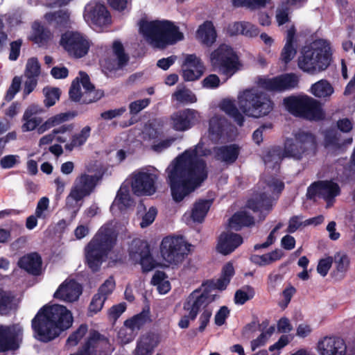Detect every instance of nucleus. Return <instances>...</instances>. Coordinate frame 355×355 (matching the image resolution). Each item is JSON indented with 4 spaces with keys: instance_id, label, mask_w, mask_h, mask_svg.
<instances>
[{
    "instance_id": "f257e3e1",
    "label": "nucleus",
    "mask_w": 355,
    "mask_h": 355,
    "mask_svg": "<svg viewBox=\"0 0 355 355\" xmlns=\"http://www.w3.org/2000/svg\"><path fill=\"white\" fill-rule=\"evenodd\" d=\"M211 153L199 143L185 150L166 169L167 182L174 201L181 202L207 178V169L202 158Z\"/></svg>"
},
{
    "instance_id": "f03ea898",
    "label": "nucleus",
    "mask_w": 355,
    "mask_h": 355,
    "mask_svg": "<svg viewBox=\"0 0 355 355\" xmlns=\"http://www.w3.org/2000/svg\"><path fill=\"white\" fill-rule=\"evenodd\" d=\"M73 322L71 313L62 305L44 306L32 320V327L37 339L49 342L69 328Z\"/></svg>"
},
{
    "instance_id": "7ed1b4c3",
    "label": "nucleus",
    "mask_w": 355,
    "mask_h": 355,
    "mask_svg": "<svg viewBox=\"0 0 355 355\" xmlns=\"http://www.w3.org/2000/svg\"><path fill=\"white\" fill-rule=\"evenodd\" d=\"M332 61V49L329 41L318 39L305 46L297 59L299 68L315 75L325 71Z\"/></svg>"
},
{
    "instance_id": "20e7f679",
    "label": "nucleus",
    "mask_w": 355,
    "mask_h": 355,
    "mask_svg": "<svg viewBox=\"0 0 355 355\" xmlns=\"http://www.w3.org/2000/svg\"><path fill=\"white\" fill-rule=\"evenodd\" d=\"M116 239L115 223L110 222L103 225L85 246L86 262L92 271L98 270L115 244Z\"/></svg>"
},
{
    "instance_id": "39448f33",
    "label": "nucleus",
    "mask_w": 355,
    "mask_h": 355,
    "mask_svg": "<svg viewBox=\"0 0 355 355\" xmlns=\"http://www.w3.org/2000/svg\"><path fill=\"white\" fill-rule=\"evenodd\" d=\"M139 25L140 33L155 47L164 48L184 38L178 27L170 21L141 20Z\"/></svg>"
},
{
    "instance_id": "423d86ee",
    "label": "nucleus",
    "mask_w": 355,
    "mask_h": 355,
    "mask_svg": "<svg viewBox=\"0 0 355 355\" xmlns=\"http://www.w3.org/2000/svg\"><path fill=\"white\" fill-rule=\"evenodd\" d=\"M318 149L316 136L311 131L300 129L293 131L292 137L285 139L284 155L295 160H301L315 155Z\"/></svg>"
},
{
    "instance_id": "0eeeda50",
    "label": "nucleus",
    "mask_w": 355,
    "mask_h": 355,
    "mask_svg": "<svg viewBox=\"0 0 355 355\" xmlns=\"http://www.w3.org/2000/svg\"><path fill=\"white\" fill-rule=\"evenodd\" d=\"M42 112V108L37 105H31L26 110L22 118L24 123L21 129L23 132L32 131L37 128L38 134H42L73 117V115L69 112L60 113L49 117L44 123H42V117L37 116Z\"/></svg>"
},
{
    "instance_id": "6e6552de",
    "label": "nucleus",
    "mask_w": 355,
    "mask_h": 355,
    "mask_svg": "<svg viewBox=\"0 0 355 355\" xmlns=\"http://www.w3.org/2000/svg\"><path fill=\"white\" fill-rule=\"evenodd\" d=\"M240 110L247 116L259 118L269 114L273 109L272 102L263 92L246 89L238 96Z\"/></svg>"
},
{
    "instance_id": "1a4fd4ad",
    "label": "nucleus",
    "mask_w": 355,
    "mask_h": 355,
    "mask_svg": "<svg viewBox=\"0 0 355 355\" xmlns=\"http://www.w3.org/2000/svg\"><path fill=\"white\" fill-rule=\"evenodd\" d=\"M286 109L292 114L309 120H320L324 114L319 103L309 96H291L284 99Z\"/></svg>"
},
{
    "instance_id": "9d476101",
    "label": "nucleus",
    "mask_w": 355,
    "mask_h": 355,
    "mask_svg": "<svg viewBox=\"0 0 355 355\" xmlns=\"http://www.w3.org/2000/svg\"><path fill=\"white\" fill-rule=\"evenodd\" d=\"M191 251V245L182 236H168L160 245V252L164 260L170 265L182 263Z\"/></svg>"
},
{
    "instance_id": "9b49d317",
    "label": "nucleus",
    "mask_w": 355,
    "mask_h": 355,
    "mask_svg": "<svg viewBox=\"0 0 355 355\" xmlns=\"http://www.w3.org/2000/svg\"><path fill=\"white\" fill-rule=\"evenodd\" d=\"M98 181V178L96 175H88L85 173L78 175L69 195L66 198V207L67 209H76L74 211V213L76 214L80 207L78 202L93 192Z\"/></svg>"
},
{
    "instance_id": "f8f14e48",
    "label": "nucleus",
    "mask_w": 355,
    "mask_h": 355,
    "mask_svg": "<svg viewBox=\"0 0 355 355\" xmlns=\"http://www.w3.org/2000/svg\"><path fill=\"white\" fill-rule=\"evenodd\" d=\"M210 62L216 71L227 78L233 76L240 67L238 55L234 49L227 44L220 45L211 53Z\"/></svg>"
},
{
    "instance_id": "ddd939ff",
    "label": "nucleus",
    "mask_w": 355,
    "mask_h": 355,
    "mask_svg": "<svg viewBox=\"0 0 355 355\" xmlns=\"http://www.w3.org/2000/svg\"><path fill=\"white\" fill-rule=\"evenodd\" d=\"M216 294L200 290L193 291L183 304L184 311L178 322L181 329H186L189 325L190 320H194L201 306H205L215 300Z\"/></svg>"
},
{
    "instance_id": "4468645a",
    "label": "nucleus",
    "mask_w": 355,
    "mask_h": 355,
    "mask_svg": "<svg viewBox=\"0 0 355 355\" xmlns=\"http://www.w3.org/2000/svg\"><path fill=\"white\" fill-rule=\"evenodd\" d=\"M315 349L319 355H355V337L347 343L340 337L323 336L317 342Z\"/></svg>"
},
{
    "instance_id": "2eb2a0df",
    "label": "nucleus",
    "mask_w": 355,
    "mask_h": 355,
    "mask_svg": "<svg viewBox=\"0 0 355 355\" xmlns=\"http://www.w3.org/2000/svg\"><path fill=\"white\" fill-rule=\"evenodd\" d=\"M131 178V187L135 195L151 196L156 192V182L159 176L154 169L141 168L135 171Z\"/></svg>"
},
{
    "instance_id": "dca6fc26",
    "label": "nucleus",
    "mask_w": 355,
    "mask_h": 355,
    "mask_svg": "<svg viewBox=\"0 0 355 355\" xmlns=\"http://www.w3.org/2000/svg\"><path fill=\"white\" fill-rule=\"evenodd\" d=\"M60 46L71 57L80 58L87 54L90 42L80 32L67 31L61 35Z\"/></svg>"
},
{
    "instance_id": "f3484780",
    "label": "nucleus",
    "mask_w": 355,
    "mask_h": 355,
    "mask_svg": "<svg viewBox=\"0 0 355 355\" xmlns=\"http://www.w3.org/2000/svg\"><path fill=\"white\" fill-rule=\"evenodd\" d=\"M83 17L93 28H101L111 24V15L105 5L93 0L85 7Z\"/></svg>"
},
{
    "instance_id": "a211bd4d",
    "label": "nucleus",
    "mask_w": 355,
    "mask_h": 355,
    "mask_svg": "<svg viewBox=\"0 0 355 355\" xmlns=\"http://www.w3.org/2000/svg\"><path fill=\"white\" fill-rule=\"evenodd\" d=\"M80 83L85 89L81 92L79 78L77 77L73 82L69 89V96L72 101H80L82 97H84L83 101L91 103L100 99L103 96L101 90L95 91L94 85L90 83L89 76L84 72L79 73Z\"/></svg>"
},
{
    "instance_id": "6ab92c4d",
    "label": "nucleus",
    "mask_w": 355,
    "mask_h": 355,
    "mask_svg": "<svg viewBox=\"0 0 355 355\" xmlns=\"http://www.w3.org/2000/svg\"><path fill=\"white\" fill-rule=\"evenodd\" d=\"M266 191L260 193L255 199H251L248 202V207L253 211H268L272 207L270 194L278 193L284 189V183L275 178H271L266 180Z\"/></svg>"
},
{
    "instance_id": "aec40b11",
    "label": "nucleus",
    "mask_w": 355,
    "mask_h": 355,
    "mask_svg": "<svg viewBox=\"0 0 355 355\" xmlns=\"http://www.w3.org/2000/svg\"><path fill=\"white\" fill-rule=\"evenodd\" d=\"M299 77L295 73H285L274 78H260L259 85L270 92H282L297 87Z\"/></svg>"
},
{
    "instance_id": "412c9836",
    "label": "nucleus",
    "mask_w": 355,
    "mask_h": 355,
    "mask_svg": "<svg viewBox=\"0 0 355 355\" xmlns=\"http://www.w3.org/2000/svg\"><path fill=\"white\" fill-rule=\"evenodd\" d=\"M129 254L132 262L140 263L144 272L150 271L155 268V262L145 242L139 239L133 240L130 247Z\"/></svg>"
},
{
    "instance_id": "4be33fe9",
    "label": "nucleus",
    "mask_w": 355,
    "mask_h": 355,
    "mask_svg": "<svg viewBox=\"0 0 355 355\" xmlns=\"http://www.w3.org/2000/svg\"><path fill=\"white\" fill-rule=\"evenodd\" d=\"M201 119L200 113L193 109H184L174 112L170 118V124L176 131H186L198 123Z\"/></svg>"
},
{
    "instance_id": "5701e85b",
    "label": "nucleus",
    "mask_w": 355,
    "mask_h": 355,
    "mask_svg": "<svg viewBox=\"0 0 355 355\" xmlns=\"http://www.w3.org/2000/svg\"><path fill=\"white\" fill-rule=\"evenodd\" d=\"M340 193V187L333 181H320L311 184L307 190V197L315 198H322L327 201L334 198Z\"/></svg>"
},
{
    "instance_id": "b1692460",
    "label": "nucleus",
    "mask_w": 355,
    "mask_h": 355,
    "mask_svg": "<svg viewBox=\"0 0 355 355\" xmlns=\"http://www.w3.org/2000/svg\"><path fill=\"white\" fill-rule=\"evenodd\" d=\"M21 334L19 325L0 326V352L18 348Z\"/></svg>"
},
{
    "instance_id": "393cba45",
    "label": "nucleus",
    "mask_w": 355,
    "mask_h": 355,
    "mask_svg": "<svg viewBox=\"0 0 355 355\" xmlns=\"http://www.w3.org/2000/svg\"><path fill=\"white\" fill-rule=\"evenodd\" d=\"M182 64V75L185 81H194L199 79L204 72V67L200 59L194 54H186Z\"/></svg>"
},
{
    "instance_id": "a878e982",
    "label": "nucleus",
    "mask_w": 355,
    "mask_h": 355,
    "mask_svg": "<svg viewBox=\"0 0 355 355\" xmlns=\"http://www.w3.org/2000/svg\"><path fill=\"white\" fill-rule=\"evenodd\" d=\"M82 293L81 286L72 279L65 280L56 290L53 296L60 300L72 302L76 301Z\"/></svg>"
},
{
    "instance_id": "bb28decb",
    "label": "nucleus",
    "mask_w": 355,
    "mask_h": 355,
    "mask_svg": "<svg viewBox=\"0 0 355 355\" xmlns=\"http://www.w3.org/2000/svg\"><path fill=\"white\" fill-rule=\"evenodd\" d=\"M128 57L124 53L122 44L119 41H115L112 45V55L111 58L104 59L102 61V65L108 70H116L123 67L128 62Z\"/></svg>"
},
{
    "instance_id": "cd10ccee",
    "label": "nucleus",
    "mask_w": 355,
    "mask_h": 355,
    "mask_svg": "<svg viewBox=\"0 0 355 355\" xmlns=\"http://www.w3.org/2000/svg\"><path fill=\"white\" fill-rule=\"evenodd\" d=\"M243 243V238L238 234L224 232L220 234L217 244V250L227 255L232 253Z\"/></svg>"
},
{
    "instance_id": "c85d7f7f",
    "label": "nucleus",
    "mask_w": 355,
    "mask_h": 355,
    "mask_svg": "<svg viewBox=\"0 0 355 355\" xmlns=\"http://www.w3.org/2000/svg\"><path fill=\"white\" fill-rule=\"evenodd\" d=\"M159 339L153 334L141 336L137 342V346L133 351V355H152L155 349L159 345Z\"/></svg>"
},
{
    "instance_id": "c756f323",
    "label": "nucleus",
    "mask_w": 355,
    "mask_h": 355,
    "mask_svg": "<svg viewBox=\"0 0 355 355\" xmlns=\"http://www.w3.org/2000/svg\"><path fill=\"white\" fill-rule=\"evenodd\" d=\"M352 142V137L343 139L341 135L335 130H327L324 133V146L333 151L343 150L345 146L351 144Z\"/></svg>"
},
{
    "instance_id": "7c9ffc66",
    "label": "nucleus",
    "mask_w": 355,
    "mask_h": 355,
    "mask_svg": "<svg viewBox=\"0 0 355 355\" xmlns=\"http://www.w3.org/2000/svg\"><path fill=\"white\" fill-rule=\"evenodd\" d=\"M18 266L28 273L38 275L41 270L42 259L36 252L27 254L19 260Z\"/></svg>"
},
{
    "instance_id": "2f4dec72",
    "label": "nucleus",
    "mask_w": 355,
    "mask_h": 355,
    "mask_svg": "<svg viewBox=\"0 0 355 355\" xmlns=\"http://www.w3.org/2000/svg\"><path fill=\"white\" fill-rule=\"evenodd\" d=\"M214 152L216 159L227 164H232L238 157L239 148L236 144H231L215 148Z\"/></svg>"
},
{
    "instance_id": "473e14b6",
    "label": "nucleus",
    "mask_w": 355,
    "mask_h": 355,
    "mask_svg": "<svg viewBox=\"0 0 355 355\" xmlns=\"http://www.w3.org/2000/svg\"><path fill=\"white\" fill-rule=\"evenodd\" d=\"M216 32L213 24L205 21L200 25L196 32L197 39L203 44L209 46L216 40Z\"/></svg>"
},
{
    "instance_id": "72a5a7b5",
    "label": "nucleus",
    "mask_w": 355,
    "mask_h": 355,
    "mask_svg": "<svg viewBox=\"0 0 355 355\" xmlns=\"http://www.w3.org/2000/svg\"><path fill=\"white\" fill-rule=\"evenodd\" d=\"M229 32L231 35L241 34L248 37H254L259 33L254 25L247 21H238L230 25Z\"/></svg>"
},
{
    "instance_id": "f704fd0d",
    "label": "nucleus",
    "mask_w": 355,
    "mask_h": 355,
    "mask_svg": "<svg viewBox=\"0 0 355 355\" xmlns=\"http://www.w3.org/2000/svg\"><path fill=\"white\" fill-rule=\"evenodd\" d=\"M309 92L317 98H327L334 94V89L328 80L321 79L311 86Z\"/></svg>"
},
{
    "instance_id": "c9c22d12",
    "label": "nucleus",
    "mask_w": 355,
    "mask_h": 355,
    "mask_svg": "<svg viewBox=\"0 0 355 355\" xmlns=\"http://www.w3.org/2000/svg\"><path fill=\"white\" fill-rule=\"evenodd\" d=\"M287 158L284 155V149L280 147H273L266 151L263 159L267 168H275L279 166L281 161Z\"/></svg>"
},
{
    "instance_id": "e433bc0d",
    "label": "nucleus",
    "mask_w": 355,
    "mask_h": 355,
    "mask_svg": "<svg viewBox=\"0 0 355 355\" xmlns=\"http://www.w3.org/2000/svg\"><path fill=\"white\" fill-rule=\"evenodd\" d=\"M254 223V219L247 211H240L235 213L229 220V227L235 231L241 230L244 226Z\"/></svg>"
},
{
    "instance_id": "4c0bfd02",
    "label": "nucleus",
    "mask_w": 355,
    "mask_h": 355,
    "mask_svg": "<svg viewBox=\"0 0 355 355\" xmlns=\"http://www.w3.org/2000/svg\"><path fill=\"white\" fill-rule=\"evenodd\" d=\"M134 202L130 197L129 189L125 186H121L118 191L117 195L112 205L111 209H114L117 207L122 210L131 207Z\"/></svg>"
},
{
    "instance_id": "58836bf2",
    "label": "nucleus",
    "mask_w": 355,
    "mask_h": 355,
    "mask_svg": "<svg viewBox=\"0 0 355 355\" xmlns=\"http://www.w3.org/2000/svg\"><path fill=\"white\" fill-rule=\"evenodd\" d=\"M211 203V200H200L196 202L191 212L192 220L194 222L201 223L207 215Z\"/></svg>"
},
{
    "instance_id": "ea45409f",
    "label": "nucleus",
    "mask_w": 355,
    "mask_h": 355,
    "mask_svg": "<svg viewBox=\"0 0 355 355\" xmlns=\"http://www.w3.org/2000/svg\"><path fill=\"white\" fill-rule=\"evenodd\" d=\"M51 33L44 28L39 22H34L32 25V32L29 36L30 40L36 44H43L52 38Z\"/></svg>"
},
{
    "instance_id": "a19ab883",
    "label": "nucleus",
    "mask_w": 355,
    "mask_h": 355,
    "mask_svg": "<svg viewBox=\"0 0 355 355\" xmlns=\"http://www.w3.org/2000/svg\"><path fill=\"white\" fill-rule=\"evenodd\" d=\"M90 132L91 128L88 125L85 126L79 132L72 136L71 141L65 144V149L71 151L74 148L82 146L86 143Z\"/></svg>"
},
{
    "instance_id": "79ce46f5",
    "label": "nucleus",
    "mask_w": 355,
    "mask_h": 355,
    "mask_svg": "<svg viewBox=\"0 0 355 355\" xmlns=\"http://www.w3.org/2000/svg\"><path fill=\"white\" fill-rule=\"evenodd\" d=\"M282 255V250L277 249L262 255L253 254L250 257V261L259 266H265L280 259Z\"/></svg>"
},
{
    "instance_id": "37998d69",
    "label": "nucleus",
    "mask_w": 355,
    "mask_h": 355,
    "mask_svg": "<svg viewBox=\"0 0 355 355\" xmlns=\"http://www.w3.org/2000/svg\"><path fill=\"white\" fill-rule=\"evenodd\" d=\"M45 19L55 27H65L69 24V13L65 10H59L54 12H49L44 15Z\"/></svg>"
},
{
    "instance_id": "c03bdc74",
    "label": "nucleus",
    "mask_w": 355,
    "mask_h": 355,
    "mask_svg": "<svg viewBox=\"0 0 355 355\" xmlns=\"http://www.w3.org/2000/svg\"><path fill=\"white\" fill-rule=\"evenodd\" d=\"M107 345H108L107 340L102 338L98 332L94 331L89 334L84 352L71 355H90L92 348H99Z\"/></svg>"
},
{
    "instance_id": "a18cd8bd",
    "label": "nucleus",
    "mask_w": 355,
    "mask_h": 355,
    "mask_svg": "<svg viewBox=\"0 0 355 355\" xmlns=\"http://www.w3.org/2000/svg\"><path fill=\"white\" fill-rule=\"evenodd\" d=\"M172 99L180 104H190L197 101L196 95L184 86H178L172 95Z\"/></svg>"
},
{
    "instance_id": "49530a36",
    "label": "nucleus",
    "mask_w": 355,
    "mask_h": 355,
    "mask_svg": "<svg viewBox=\"0 0 355 355\" xmlns=\"http://www.w3.org/2000/svg\"><path fill=\"white\" fill-rule=\"evenodd\" d=\"M15 308L14 296L10 293L0 289V314L6 315Z\"/></svg>"
},
{
    "instance_id": "de8ad7c7",
    "label": "nucleus",
    "mask_w": 355,
    "mask_h": 355,
    "mask_svg": "<svg viewBox=\"0 0 355 355\" xmlns=\"http://www.w3.org/2000/svg\"><path fill=\"white\" fill-rule=\"evenodd\" d=\"M234 275V268L232 263H226L223 268L221 277L215 283L214 287L220 291L225 290Z\"/></svg>"
},
{
    "instance_id": "09e8293b",
    "label": "nucleus",
    "mask_w": 355,
    "mask_h": 355,
    "mask_svg": "<svg viewBox=\"0 0 355 355\" xmlns=\"http://www.w3.org/2000/svg\"><path fill=\"white\" fill-rule=\"evenodd\" d=\"M220 108L225 113L232 116L238 125H243L244 118L232 101L227 99L223 100L220 104Z\"/></svg>"
},
{
    "instance_id": "8fccbe9b",
    "label": "nucleus",
    "mask_w": 355,
    "mask_h": 355,
    "mask_svg": "<svg viewBox=\"0 0 355 355\" xmlns=\"http://www.w3.org/2000/svg\"><path fill=\"white\" fill-rule=\"evenodd\" d=\"M275 331V326H270L266 330L263 331L257 338L253 339L250 342L252 351H254L256 349L264 346L268 342Z\"/></svg>"
},
{
    "instance_id": "3c124183",
    "label": "nucleus",
    "mask_w": 355,
    "mask_h": 355,
    "mask_svg": "<svg viewBox=\"0 0 355 355\" xmlns=\"http://www.w3.org/2000/svg\"><path fill=\"white\" fill-rule=\"evenodd\" d=\"M227 122L224 118L218 115L214 116L209 120V134L218 137L223 134Z\"/></svg>"
},
{
    "instance_id": "603ef678",
    "label": "nucleus",
    "mask_w": 355,
    "mask_h": 355,
    "mask_svg": "<svg viewBox=\"0 0 355 355\" xmlns=\"http://www.w3.org/2000/svg\"><path fill=\"white\" fill-rule=\"evenodd\" d=\"M139 211H145V213L141 216V220L140 222V227L141 228H145L151 225L157 215V209L155 207H150L148 210L146 209V207L144 205H139L138 207Z\"/></svg>"
},
{
    "instance_id": "864d4df0",
    "label": "nucleus",
    "mask_w": 355,
    "mask_h": 355,
    "mask_svg": "<svg viewBox=\"0 0 355 355\" xmlns=\"http://www.w3.org/2000/svg\"><path fill=\"white\" fill-rule=\"evenodd\" d=\"M148 320L149 318L148 313L143 312L125 320V324L129 327L136 334Z\"/></svg>"
},
{
    "instance_id": "5fc2aeb1",
    "label": "nucleus",
    "mask_w": 355,
    "mask_h": 355,
    "mask_svg": "<svg viewBox=\"0 0 355 355\" xmlns=\"http://www.w3.org/2000/svg\"><path fill=\"white\" fill-rule=\"evenodd\" d=\"M49 204L50 201L47 197H42L38 200L34 214L39 219L46 220L49 217Z\"/></svg>"
},
{
    "instance_id": "6e6d98bb",
    "label": "nucleus",
    "mask_w": 355,
    "mask_h": 355,
    "mask_svg": "<svg viewBox=\"0 0 355 355\" xmlns=\"http://www.w3.org/2000/svg\"><path fill=\"white\" fill-rule=\"evenodd\" d=\"M60 126L53 128V134L55 139L59 143H65L73 130V125L71 124L59 125Z\"/></svg>"
},
{
    "instance_id": "4d7b16f0",
    "label": "nucleus",
    "mask_w": 355,
    "mask_h": 355,
    "mask_svg": "<svg viewBox=\"0 0 355 355\" xmlns=\"http://www.w3.org/2000/svg\"><path fill=\"white\" fill-rule=\"evenodd\" d=\"M254 295V289L249 286L242 287L236 291L234 295V302L236 304L242 305L247 301L252 299Z\"/></svg>"
},
{
    "instance_id": "13d9d810",
    "label": "nucleus",
    "mask_w": 355,
    "mask_h": 355,
    "mask_svg": "<svg viewBox=\"0 0 355 355\" xmlns=\"http://www.w3.org/2000/svg\"><path fill=\"white\" fill-rule=\"evenodd\" d=\"M291 341V338L288 335H282L277 342L268 347V355H280L282 350Z\"/></svg>"
},
{
    "instance_id": "bf43d9fd",
    "label": "nucleus",
    "mask_w": 355,
    "mask_h": 355,
    "mask_svg": "<svg viewBox=\"0 0 355 355\" xmlns=\"http://www.w3.org/2000/svg\"><path fill=\"white\" fill-rule=\"evenodd\" d=\"M45 96L44 104L46 107H51L60 98V91L58 88L46 87L43 89Z\"/></svg>"
},
{
    "instance_id": "052dcab7",
    "label": "nucleus",
    "mask_w": 355,
    "mask_h": 355,
    "mask_svg": "<svg viewBox=\"0 0 355 355\" xmlns=\"http://www.w3.org/2000/svg\"><path fill=\"white\" fill-rule=\"evenodd\" d=\"M270 0H232L235 7H247L250 9H257L265 7Z\"/></svg>"
},
{
    "instance_id": "680f3d73",
    "label": "nucleus",
    "mask_w": 355,
    "mask_h": 355,
    "mask_svg": "<svg viewBox=\"0 0 355 355\" xmlns=\"http://www.w3.org/2000/svg\"><path fill=\"white\" fill-rule=\"evenodd\" d=\"M40 72V65L37 59L35 58L28 59L26 66L25 77L37 78Z\"/></svg>"
},
{
    "instance_id": "e2e57ef3",
    "label": "nucleus",
    "mask_w": 355,
    "mask_h": 355,
    "mask_svg": "<svg viewBox=\"0 0 355 355\" xmlns=\"http://www.w3.org/2000/svg\"><path fill=\"white\" fill-rule=\"evenodd\" d=\"M87 331V325L82 324L79 328L69 336L67 340V345L69 347H73L76 345L78 342L83 338Z\"/></svg>"
},
{
    "instance_id": "0e129e2a",
    "label": "nucleus",
    "mask_w": 355,
    "mask_h": 355,
    "mask_svg": "<svg viewBox=\"0 0 355 355\" xmlns=\"http://www.w3.org/2000/svg\"><path fill=\"white\" fill-rule=\"evenodd\" d=\"M334 264L338 272H345L349 266V260L346 254L338 252L334 256Z\"/></svg>"
},
{
    "instance_id": "69168bd1",
    "label": "nucleus",
    "mask_w": 355,
    "mask_h": 355,
    "mask_svg": "<svg viewBox=\"0 0 355 355\" xmlns=\"http://www.w3.org/2000/svg\"><path fill=\"white\" fill-rule=\"evenodd\" d=\"M296 53L297 51L294 46V44L286 42L282 49L280 59L283 62L287 64L294 58Z\"/></svg>"
},
{
    "instance_id": "338daca9",
    "label": "nucleus",
    "mask_w": 355,
    "mask_h": 355,
    "mask_svg": "<svg viewBox=\"0 0 355 355\" xmlns=\"http://www.w3.org/2000/svg\"><path fill=\"white\" fill-rule=\"evenodd\" d=\"M114 288L115 281L112 277H110L99 287L97 293L107 299L112 293Z\"/></svg>"
},
{
    "instance_id": "774afa93",
    "label": "nucleus",
    "mask_w": 355,
    "mask_h": 355,
    "mask_svg": "<svg viewBox=\"0 0 355 355\" xmlns=\"http://www.w3.org/2000/svg\"><path fill=\"white\" fill-rule=\"evenodd\" d=\"M135 335V333L125 324L118 332L119 338L121 343L124 344L131 342L134 339Z\"/></svg>"
}]
</instances>
